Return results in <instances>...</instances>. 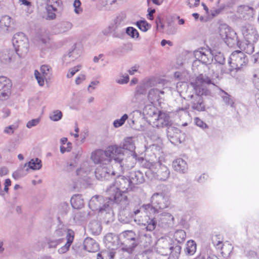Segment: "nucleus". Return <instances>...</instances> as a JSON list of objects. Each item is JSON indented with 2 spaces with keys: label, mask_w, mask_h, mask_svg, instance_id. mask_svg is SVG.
<instances>
[{
  "label": "nucleus",
  "mask_w": 259,
  "mask_h": 259,
  "mask_svg": "<svg viewBox=\"0 0 259 259\" xmlns=\"http://www.w3.org/2000/svg\"><path fill=\"white\" fill-rule=\"evenodd\" d=\"M74 237V232L68 229L64 225H58L53 232L46 238V243L49 249L56 248L65 242V244L58 249L59 254L67 252L72 243Z\"/></svg>",
  "instance_id": "nucleus-1"
},
{
  "label": "nucleus",
  "mask_w": 259,
  "mask_h": 259,
  "mask_svg": "<svg viewBox=\"0 0 259 259\" xmlns=\"http://www.w3.org/2000/svg\"><path fill=\"white\" fill-rule=\"evenodd\" d=\"M210 84L216 86L213 78H210L203 74H200L196 77L194 82H191L192 87L196 92L194 97L192 99V101H191L192 107L194 110L198 111L205 110V105L201 96L206 94L207 90L205 85Z\"/></svg>",
  "instance_id": "nucleus-2"
},
{
  "label": "nucleus",
  "mask_w": 259,
  "mask_h": 259,
  "mask_svg": "<svg viewBox=\"0 0 259 259\" xmlns=\"http://www.w3.org/2000/svg\"><path fill=\"white\" fill-rule=\"evenodd\" d=\"M130 178L124 176L117 177L114 184L108 189L110 195L109 199L117 203L127 202V198L125 194L134 188Z\"/></svg>",
  "instance_id": "nucleus-3"
},
{
  "label": "nucleus",
  "mask_w": 259,
  "mask_h": 259,
  "mask_svg": "<svg viewBox=\"0 0 259 259\" xmlns=\"http://www.w3.org/2000/svg\"><path fill=\"white\" fill-rule=\"evenodd\" d=\"M151 204L143 205L142 208L145 212L149 214H155L161 210L168 207L170 202L168 197L161 193H155L151 197Z\"/></svg>",
  "instance_id": "nucleus-4"
},
{
  "label": "nucleus",
  "mask_w": 259,
  "mask_h": 259,
  "mask_svg": "<svg viewBox=\"0 0 259 259\" xmlns=\"http://www.w3.org/2000/svg\"><path fill=\"white\" fill-rule=\"evenodd\" d=\"M119 240L123 246L122 250L131 253L139 244L138 236L132 230H126L119 235Z\"/></svg>",
  "instance_id": "nucleus-5"
},
{
  "label": "nucleus",
  "mask_w": 259,
  "mask_h": 259,
  "mask_svg": "<svg viewBox=\"0 0 259 259\" xmlns=\"http://www.w3.org/2000/svg\"><path fill=\"white\" fill-rule=\"evenodd\" d=\"M147 114L151 118L149 121L153 127L160 128L170 125L169 116L166 113L157 112L155 108H150Z\"/></svg>",
  "instance_id": "nucleus-6"
},
{
  "label": "nucleus",
  "mask_w": 259,
  "mask_h": 259,
  "mask_svg": "<svg viewBox=\"0 0 259 259\" xmlns=\"http://www.w3.org/2000/svg\"><path fill=\"white\" fill-rule=\"evenodd\" d=\"M12 42L14 51L20 58L24 57L28 51V40L24 33L18 32L14 34Z\"/></svg>",
  "instance_id": "nucleus-7"
},
{
  "label": "nucleus",
  "mask_w": 259,
  "mask_h": 259,
  "mask_svg": "<svg viewBox=\"0 0 259 259\" xmlns=\"http://www.w3.org/2000/svg\"><path fill=\"white\" fill-rule=\"evenodd\" d=\"M219 33L221 37L228 46L232 47L237 42L236 33L226 24L220 25Z\"/></svg>",
  "instance_id": "nucleus-8"
},
{
  "label": "nucleus",
  "mask_w": 259,
  "mask_h": 259,
  "mask_svg": "<svg viewBox=\"0 0 259 259\" xmlns=\"http://www.w3.org/2000/svg\"><path fill=\"white\" fill-rule=\"evenodd\" d=\"M247 58L240 51L233 52L230 57L229 63L235 69H240L247 62Z\"/></svg>",
  "instance_id": "nucleus-9"
},
{
  "label": "nucleus",
  "mask_w": 259,
  "mask_h": 259,
  "mask_svg": "<svg viewBox=\"0 0 259 259\" xmlns=\"http://www.w3.org/2000/svg\"><path fill=\"white\" fill-rule=\"evenodd\" d=\"M106 150L111 162L124 160V150L121 146L117 145L109 146L106 148Z\"/></svg>",
  "instance_id": "nucleus-10"
},
{
  "label": "nucleus",
  "mask_w": 259,
  "mask_h": 259,
  "mask_svg": "<svg viewBox=\"0 0 259 259\" xmlns=\"http://www.w3.org/2000/svg\"><path fill=\"white\" fill-rule=\"evenodd\" d=\"M40 73L37 70L34 72L35 77L40 86L44 85V80L51 79L52 74V69L48 65H43L40 67Z\"/></svg>",
  "instance_id": "nucleus-11"
},
{
  "label": "nucleus",
  "mask_w": 259,
  "mask_h": 259,
  "mask_svg": "<svg viewBox=\"0 0 259 259\" xmlns=\"http://www.w3.org/2000/svg\"><path fill=\"white\" fill-rule=\"evenodd\" d=\"M91 158L95 163L100 165H110V159L108 157L106 149L105 150L98 149L92 152Z\"/></svg>",
  "instance_id": "nucleus-12"
},
{
  "label": "nucleus",
  "mask_w": 259,
  "mask_h": 259,
  "mask_svg": "<svg viewBox=\"0 0 259 259\" xmlns=\"http://www.w3.org/2000/svg\"><path fill=\"white\" fill-rule=\"evenodd\" d=\"M12 83L7 77L0 76V99L5 100L9 98L11 91Z\"/></svg>",
  "instance_id": "nucleus-13"
},
{
  "label": "nucleus",
  "mask_w": 259,
  "mask_h": 259,
  "mask_svg": "<svg viewBox=\"0 0 259 259\" xmlns=\"http://www.w3.org/2000/svg\"><path fill=\"white\" fill-rule=\"evenodd\" d=\"M103 197L100 195H95L90 199L89 206L93 211L98 210L101 212H103L104 211H107L106 209H108L109 205L105 204H103Z\"/></svg>",
  "instance_id": "nucleus-14"
},
{
  "label": "nucleus",
  "mask_w": 259,
  "mask_h": 259,
  "mask_svg": "<svg viewBox=\"0 0 259 259\" xmlns=\"http://www.w3.org/2000/svg\"><path fill=\"white\" fill-rule=\"evenodd\" d=\"M242 33L247 42L255 43L258 39L259 36L255 28L251 25L244 26L242 28Z\"/></svg>",
  "instance_id": "nucleus-15"
},
{
  "label": "nucleus",
  "mask_w": 259,
  "mask_h": 259,
  "mask_svg": "<svg viewBox=\"0 0 259 259\" xmlns=\"http://www.w3.org/2000/svg\"><path fill=\"white\" fill-rule=\"evenodd\" d=\"M254 10L246 5L239 6L237 10L236 16L238 18L245 20H249L253 17Z\"/></svg>",
  "instance_id": "nucleus-16"
},
{
  "label": "nucleus",
  "mask_w": 259,
  "mask_h": 259,
  "mask_svg": "<svg viewBox=\"0 0 259 259\" xmlns=\"http://www.w3.org/2000/svg\"><path fill=\"white\" fill-rule=\"evenodd\" d=\"M124 160L120 161H114L110 163L111 175L116 176L117 177L121 176L124 172L125 167H128V166L125 165L124 163Z\"/></svg>",
  "instance_id": "nucleus-17"
},
{
  "label": "nucleus",
  "mask_w": 259,
  "mask_h": 259,
  "mask_svg": "<svg viewBox=\"0 0 259 259\" xmlns=\"http://www.w3.org/2000/svg\"><path fill=\"white\" fill-rule=\"evenodd\" d=\"M17 53L13 49H6L0 52V60L5 64L12 62L15 59Z\"/></svg>",
  "instance_id": "nucleus-18"
},
{
  "label": "nucleus",
  "mask_w": 259,
  "mask_h": 259,
  "mask_svg": "<svg viewBox=\"0 0 259 259\" xmlns=\"http://www.w3.org/2000/svg\"><path fill=\"white\" fill-rule=\"evenodd\" d=\"M157 168L154 171L156 178L160 181H165L169 177L170 171L168 168L164 165H162L161 163L158 161L156 164Z\"/></svg>",
  "instance_id": "nucleus-19"
},
{
  "label": "nucleus",
  "mask_w": 259,
  "mask_h": 259,
  "mask_svg": "<svg viewBox=\"0 0 259 259\" xmlns=\"http://www.w3.org/2000/svg\"><path fill=\"white\" fill-rule=\"evenodd\" d=\"M177 88L181 96L185 99H192L194 97L195 94H191L192 92V89L189 88L186 82H180L178 83Z\"/></svg>",
  "instance_id": "nucleus-20"
},
{
  "label": "nucleus",
  "mask_w": 259,
  "mask_h": 259,
  "mask_svg": "<svg viewBox=\"0 0 259 259\" xmlns=\"http://www.w3.org/2000/svg\"><path fill=\"white\" fill-rule=\"evenodd\" d=\"M95 174L96 178L101 181L107 179L111 175L110 165H99L95 170Z\"/></svg>",
  "instance_id": "nucleus-21"
},
{
  "label": "nucleus",
  "mask_w": 259,
  "mask_h": 259,
  "mask_svg": "<svg viewBox=\"0 0 259 259\" xmlns=\"http://www.w3.org/2000/svg\"><path fill=\"white\" fill-rule=\"evenodd\" d=\"M171 245L167 239H159L157 243V249L159 253L167 255L170 252Z\"/></svg>",
  "instance_id": "nucleus-22"
},
{
  "label": "nucleus",
  "mask_w": 259,
  "mask_h": 259,
  "mask_svg": "<svg viewBox=\"0 0 259 259\" xmlns=\"http://www.w3.org/2000/svg\"><path fill=\"white\" fill-rule=\"evenodd\" d=\"M129 178L134 188L136 185L142 184L145 181L144 174L140 170L131 171Z\"/></svg>",
  "instance_id": "nucleus-23"
},
{
  "label": "nucleus",
  "mask_w": 259,
  "mask_h": 259,
  "mask_svg": "<svg viewBox=\"0 0 259 259\" xmlns=\"http://www.w3.org/2000/svg\"><path fill=\"white\" fill-rule=\"evenodd\" d=\"M138 223L145 226L146 230L148 231H153L157 225V221L155 219L150 218L148 215L145 216L144 219L142 220H139Z\"/></svg>",
  "instance_id": "nucleus-24"
},
{
  "label": "nucleus",
  "mask_w": 259,
  "mask_h": 259,
  "mask_svg": "<svg viewBox=\"0 0 259 259\" xmlns=\"http://www.w3.org/2000/svg\"><path fill=\"white\" fill-rule=\"evenodd\" d=\"M180 131L177 128L173 126H168L167 130V136L170 142L174 144L178 143H180L181 142L179 139V135Z\"/></svg>",
  "instance_id": "nucleus-25"
},
{
  "label": "nucleus",
  "mask_w": 259,
  "mask_h": 259,
  "mask_svg": "<svg viewBox=\"0 0 259 259\" xmlns=\"http://www.w3.org/2000/svg\"><path fill=\"white\" fill-rule=\"evenodd\" d=\"M195 57L203 64L209 63L212 59L211 53L208 52H204L203 50L196 51L194 52Z\"/></svg>",
  "instance_id": "nucleus-26"
},
{
  "label": "nucleus",
  "mask_w": 259,
  "mask_h": 259,
  "mask_svg": "<svg viewBox=\"0 0 259 259\" xmlns=\"http://www.w3.org/2000/svg\"><path fill=\"white\" fill-rule=\"evenodd\" d=\"M83 248L89 252H96L99 249V245L95 240L87 237L84 240Z\"/></svg>",
  "instance_id": "nucleus-27"
},
{
  "label": "nucleus",
  "mask_w": 259,
  "mask_h": 259,
  "mask_svg": "<svg viewBox=\"0 0 259 259\" xmlns=\"http://www.w3.org/2000/svg\"><path fill=\"white\" fill-rule=\"evenodd\" d=\"M172 166L176 171L180 173H185L188 169L186 162L182 158L175 160L172 163Z\"/></svg>",
  "instance_id": "nucleus-28"
},
{
  "label": "nucleus",
  "mask_w": 259,
  "mask_h": 259,
  "mask_svg": "<svg viewBox=\"0 0 259 259\" xmlns=\"http://www.w3.org/2000/svg\"><path fill=\"white\" fill-rule=\"evenodd\" d=\"M80 55V51L76 48H74L69 51L67 55L63 57V61L66 64L70 63L71 62L76 60Z\"/></svg>",
  "instance_id": "nucleus-29"
},
{
  "label": "nucleus",
  "mask_w": 259,
  "mask_h": 259,
  "mask_svg": "<svg viewBox=\"0 0 259 259\" xmlns=\"http://www.w3.org/2000/svg\"><path fill=\"white\" fill-rule=\"evenodd\" d=\"M70 203L74 209H80L84 205L83 199L79 194L74 195L70 199Z\"/></svg>",
  "instance_id": "nucleus-30"
},
{
  "label": "nucleus",
  "mask_w": 259,
  "mask_h": 259,
  "mask_svg": "<svg viewBox=\"0 0 259 259\" xmlns=\"http://www.w3.org/2000/svg\"><path fill=\"white\" fill-rule=\"evenodd\" d=\"M238 47L241 49V51H244L248 54H251L254 52V44L247 42L246 40L240 44Z\"/></svg>",
  "instance_id": "nucleus-31"
},
{
  "label": "nucleus",
  "mask_w": 259,
  "mask_h": 259,
  "mask_svg": "<svg viewBox=\"0 0 259 259\" xmlns=\"http://www.w3.org/2000/svg\"><path fill=\"white\" fill-rule=\"evenodd\" d=\"M159 93L163 94V92L160 91L158 89H153L150 90L148 95V99L149 101L151 103L158 101L160 99Z\"/></svg>",
  "instance_id": "nucleus-32"
},
{
  "label": "nucleus",
  "mask_w": 259,
  "mask_h": 259,
  "mask_svg": "<svg viewBox=\"0 0 259 259\" xmlns=\"http://www.w3.org/2000/svg\"><path fill=\"white\" fill-rule=\"evenodd\" d=\"M27 165H28V168H26V170H27L28 168H31L33 170H38L40 169L42 166L41 161L38 158L32 159L28 163H26L24 166H26Z\"/></svg>",
  "instance_id": "nucleus-33"
},
{
  "label": "nucleus",
  "mask_w": 259,
  "mask_h": 259,
  "mask_svg": "<svg viewBox=\"0 0 259 259\" xmlns=\"http://www.w3.org/2000/svg\"><path fill=\"white\" fill-rule=\"evenodd\" d=\"M181 247L177 244H171L169 253L170 259H178L180 254Z\"/></svg>",
  "instance_id": "nucleus-34"
},
{
  "label": "nucleus",
  "mask_w": 259,
  "mask_h": 259,
  "mask_svg": "<svg viewBox=\"0 0 259 259\" xmlns=\"http://www.w3.org/2000/svg\"><path fill=\"white\" fill-rule=\"evenodd\" d=\"M196 243L194 241L192 240L188 241L185 249V253L188 255H193L196 251Z\"/></svg>",
  "instance_id": "nucleus-35"
},
{
  "label": "nucleus",
  "mask_w": 259,
  "mask_h": 259,
  "mask_svg": "<svg viewBox=\"0 0 259 259\" xmlns=\"http://www.w3.org/2000/svg\"><path fill=\"white\" fill-rule=\"evenodd\" d=\"M62 5L61 0H47V7L54 10V11H59L62 8Z\"/></svg>",
  "instance_id": "nucleus-36"
},
{
  "label": "nucleus",
  "mask_w": 259,
  "mask_h": 259,
  "mask_svg": "<svg viewBox=\"0 0 259 259\" xmlns=\"http://www.w3.org/2000/svg\"><path fill=\"white\" fill-rule=\"evenodd\" d=\"M12 18L8 16L5 15L0 19V28L2 29L8 30L11 23Z\"/></svg>",
  "instance_id": "nucleus-37"
},
{
  "label": "nucleus",
  "mask_w": 259,
  "mask_h": 259,
  "mask_svg": "<svg viewBox=\"0 0 259 259\" xmlns=\"http://www.w3.org/2000/svg\"><path fill=\"white\" fill-rule=\"evenodd\" d=\"M133 218V214H131L128 212L124 211L120 214L119 220L123 224H129L132 221Z\"/></svg>",
  "instance_id": "nucleus-38"
},
{
  "label": "nucleus",
  "mask_w": 259,
  "mask_h": 259,
  "mask_svg": "<svg viewBox=\"0 0 259 259\" xmlns=\"http://www.w3.org/2000/svg\"><path fill=\"white\" fill-rule=\"evenodd\" d=\"M114 254L109 250H103L97 254V259H113Z\"/></svg>",
  "instance_id": "nucleus-39"
},
{
  "label": "nucleus",
  "mask_w": 259,
  "mask_h": 259,
  "mask_svg": "<svg viewBox=\"0 0 259 259\" xmlns=\"http://www.w3.org/2000/svg\"><path fill=\"white\" fill-rule=\"evenodd\" d=\"M185 232L183 230H179L175 232L174 237L179 243L183 242L186 238Z\"/></svg>",
  "instance_id": "nucleus-40"
},
{
  "label": "nucleus",
  "mask_w": 259,
  "mask_h": 259,
  "mask_svg": "<svg viewBox=\"0 0 259 259\" xmlns=\"http://www.w3.org/2000/svg\"><path fill=\"white\" fill-rule=\"evenodd\" d=\"M222 92L221 97L226 105L233 107L234 102L233 100L231 99L230 95L224 91H222Z\"/></svg>",
  "instance_id": "nucleus-41"
},
{
  "label": "nucleus",
  "mask_w": 259,
  "mask_h": 259,
  "mask_svg": "<svg viewBox=\"0 0 259 259\" xmlns=\"http://www.w3.org/2000/svg\"><path fill=\"white\" fill-rule=\"evenodd\" d=\"M122 148L124 151L125 149L132 150L134 148L133 139L132 138H127L124 140Z\"/></svg>",
  "instance_id": "nucleus-42"
},
{
  "label": "nucleus",
  "mask_w": 259,
  "mask_h": 259,
  "mask_svg": "<svg viewBox=\"0 0 259 259\" xmlns=\"http://www.w3.org/2000/svg\"><path fill=\"white\" fill-rule=\"evenodd\" d=\"M62 117V113L61 111L59 110H54L49 116L50 119L54 121H57L60 120Z\"/></svg>",
  "instance_id": "nucleus-43"
},
{
  "label": "nucleus",
  "mask_w": 259,
  "mask_h": 259,
  "mask_svg": "<svg viewBox=\"0 0 259 259\" xmlns=\"http://www.w3.org/2000/svg\"><path fill=\"white\" fill-rule=\"evenodd\" d=\"M127 118L128 115L126 114H124L120 119H116L114 121V126L117 128L122 126Z\"/></svg>",
  "instance_id": "nucleus-44"
},
{
  "label": "nucleus",
  "mask_w": 259,
  "mask_h": 259,
  "mask_svg": "<svg viewBox=\"0 0 259 259\" xmlns=\"http://www.w3.org/2000/svg\"><path fill=\"white\" fill-rule=\"evenodd\" d=\"M161 215V221L163 223H167L169 222L173 221L174 220V217L172 216L171 214L168 212H163L160 214Z\"/></svg>",
  "instance_id": "nucleus-45"
},
{
  "label": "nucleus",
  "mask_w": 259,
  "mask_h": 259,
  "mask_svg": "<svg viewBox=\"0 0 259 259\" xmlns=\"http://www.w3.org/2000/svg\"><path fill=\"white\" fill-rule=\"evenodd\" d=\"M72 24L69 22L64 21L61 22L59 25V29L62 32H66L72 28Z\"/></svg>",
  "instance_id": "nucleus-46"
},
{
  "label": "nucleus",
  "mask_w": 259,
  "mask_h": 259,
  "mask_svg": "<svg viewBox=\"0 0 259 259\" xmlns=\"http://www.w3.org/2000/svg\"><path fill=\"white\" fill-rule=\"evenodd\" d=\"M90 228L94 234H98L101 230L100 225L97 222H93L90 224Z\"/></svg>",
  "instance_id": "nucleus-47"
},
{
  "label": "nucleus",
  "mask_w": 259,
  "mask_h": 259,
  "mask_svg": "<svg viewBox=\"0 0 259 259\" xmlns=\"http://www.w3.org/2000/svg\"><path fill=\"white\" fill-rule=\"evenodd\" d=\"M136 25L137 27L140 29L141 30L144 32H146L148 29V24L146 21H137L136 23Z\"/></svg>",
  "instance_id": "nucleus-48"
},
{
  "label": "nucleus",
  "mask_w": 259,
  "mask_h": 259,
  "mask_svg": "<svg viewBox=\"0 0 259 259\" xmlns=\"http://www.w3.org/2000/svg\"><path fill=\"white\" fill-rule=\"evenodd\" d=\"M126 33L133 38H138L139 33L137 29L132 27H128L126 29Z\"/></svg>",
  "instance_id": "nucleus-49"
},
{
  "label": "nucleus",
  "mask_w": 259,
  "mask_h": 259,
  "mask_svg": "<svg viewBox=\"0 0 259 259\" xmlns=\"http://www.w3.org/2000/svg\"><path fill=\"white\" fill-rule=\"evenodd\" d=\"M126 18V14L124 13H121L119 14L115 18L114 22L116 25L114 28L113 29V30L115 31L116 28H117V26L119 25L121 22H122Z\"/></svg>",
  "instance_id": "nucleus-50"
},
{
  "label": "nucleus",
  "mask_w": 259,
  "mask_h": 259,
  "mask_svg": "<svg viewBox=\"0 0 259 259\" xmlns=\"http://www.w3.org/2000/svg\"><path fill=\"white\" fill-rule=\"evenodd\" d=\"M17 128H18L17 125H16V124L11 125L6 127L4 130V132L5 134H7L8 135H12L14 133V132L16 130H17Z\"/></svg>",
  "instance_id": "nucleus-51"
},
{
  "label": "nucleus",
  "mask_w": 259,
  "mask_h": 259,
  "mask_svg": "<svg viewBox=\"0 0 259 259\" xmlns=\"http://www.w3.org/2000/svg\"><path fill=\"white\" fill-rule=\"evenodd\" d=\"M120 78L116 80L117 83L123 84L127 83L129 81V76L127 74H120Z\"/></svg>",
  "instance_id": "nucleus-52"
},
{
  "label": "nucleus",
  "mask_w": 259,
  "mask_h": 259,
  "mask_svg": "<svg viewBox=\"0 0 259 259\" xmlns=\"http://www.w3.org/2000/svg\"><path fill=\"white\" fill-rule=\"evenodd\" d=\"M47 19L53 20L56 18V13L58 11H54V10H52L51 8L47 7Z\"/></svg>",
  "instance_id": "nucleus-53"
},
{
  "label": "nucleus",
  "mask_w": 259,
  "mask_h": 259,
  "mask_svg": "<svg viewBox=\"0 0 259 259\" xmlns=\"http://www.w3.org/2000/svg\"><path fill=\"white\" fill-rule=\"evenodd\" d=\"M80 65H77L76 66L74 67L73 68H71L66 75L67 77H72L76 72H78L80 69Z\"/></svg>",
  "instance_id": "nucleus-54"
},
{
  "label": "nucleus",
  "mask_w": 259,
  "mask_h": 259,
  "mask_svg": "<svg viewBox=\"0 0 259 259\" xmlns=\"http://www.w3.org/2000/svg\"><path fill=\"white\" fill-rule=\"evenodd\" d=\"M158 161L155 162L148 161L145 164V165L147 168L150 169L152 171V172L154 173L155 170H156L157 168V166L156 165Z\"/></svg>",
  "instance_id": "nucleus-55"
},
{
  "label": "nucleus",
  "mask_w": 259,
  "mask_h": 259,
  "mask_svg": "<svg viewBox=\"0 0 259 259\" xmlns=\"http://www.w3.org/2000/svg\"><path fill=\"white\" fill-rule=\"evenodd\" d=\"M39 122V118L31 119L27 123L26 127L28 128H30L33 126H36L37 124H38Z\"/></svg>",
  "instance_id": "nucleus-56"
},
{
  "label": "nucleus",
  "mask_w": 259,
  "mask_h": 259,
  "mask_svg": "<svg viewBox=\"0 0 259 259\" xmlns=\"http://www.w3.org/2000/svg\"><path fill=\"white\" fill-rule=\"evenodd\" d=\"M81 2L79 0H75L73 3L74 11L76 14H79L82 12V8L80 7Z\"/></svg>",
  "instance_id": "nucleus-57"
},
{
  "label": "nucleus",
  "mask_w": 259,
  "mask_h": 259,
  "mask_svg": "<svg viewBox=\"0 0 259 259\" xmlns=\"http://www.w3.org/2000/svg\"><path fill=\"white\" fill-rule=\"evenodd\" d=\"M145 93V84H140L137 87L135 95V96H137L139 95L143 94Z\"/></svg>",
  "instance_id": "nucleus-58"
},
{
  "label": "nucleus",
  "mask_w": 259,
  "mask_h": 259,
  "mask_svg": "<svg viewBox=\"0 0 259 259\" xmlns=\"http://www.w3.org/2000/svg\"><path fill=\"white\" fill-rule=\"evenodd\" d=\"M85 214L82 212L79 211L74 214V220L76 222L81 221L84 219Z\"/></svg>",
  "instance_id": "nucleus-59"
},
{
  "label": "nucleus",
  "mask_w": 259,
  "mask_h": 259,
  "mask_svg": "<svg viewBox=\"0 0 259 259\" xmlns=\"http://www.w3.org/2000/svg\"><path fill=\"white\" fill-rule=\"evenodd\" d=\"M214 60L220 64H223L225 62L224 55L221 53H219L218 54L214 57Z\"/></svg>",
  "instance_id": "nucleus-60"
},
{
  "label": "nucleus",
  "mask_w": 259,
  "mask_h": 259,
  "mask_svg": "<svg viewBox=\"0 0 259 259\" xmlns=\"http://www.w3.org/2000/svg\"><path fill=\"white\" fill-rule=\"evenodd\" d=\"M195 122L197 126L201 127L202 128H206L208 127L205 122L198 117L195 118Z\"/></svg>",
  "instance_id": "nucleus-61"
},
{
  "label": "nucleus",
  "mask_w": 259,
  "mask_h": 259,
  "mask_svg": "<svg viewBox=\"0 0 259 259\" xmlns=\"http://www.w3.org/2000/svg\"><path fill=\"white\" fill-rule=\"evenodd\" d=\"M253 81L255 87L259 90V71L254 74Z\"/></svg>",
  "instance_id": "nucleus-62"
},
{
  "label": "nucleus",
  "mask_w": 259,
  "mask_h": 259,
  "mask_svg": "<svg viewBox=\"0 0 259 259\" xmlns=\"http://www.w3.org/2000/svg\"><path fill=\"white\" fill-rule=\"evenodd\" d=\"M99 83V81L98 80L93 81L91 82L88 88V91L91 93L93 90L95 89V86L97 85Z\"/></svg>",
  "instance_id": "nucleus-63"
},
{
  "label": "nucleus",
  "mask_w": 259,
  "mask_h": 259,
  "mask_svg": "<svg viewBox=\"0 0 259 259\" xmlns=\"http://www.w3.org/2000/svg\"><path fill=\"white\" fill-rule=\"evenodd\" d=\"M235 3L234 0H229L227 1L225 4L222 5V9H226L229 8H231L234 5Z\"/></svg>",
  "instance_id": "nucleus-64"
}]
</instances>
